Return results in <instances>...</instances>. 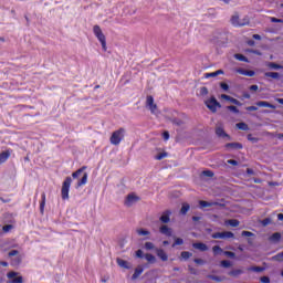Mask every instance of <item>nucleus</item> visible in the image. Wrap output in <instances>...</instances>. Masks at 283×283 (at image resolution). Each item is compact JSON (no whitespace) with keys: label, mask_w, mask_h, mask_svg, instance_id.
Here are the masks:
<instances>
[{"label":"nucleus","mask_w":283,"mask_h":283,"mask_svg":"<svg viewBox=\"0 0 283 283\" xmlns=\"http://www.w3.org/2000/svg\"><path fill=\"white\" fill-rule=\"evenodd\" d=\"M211 41L216 48H224L229 41V38L227 36V33L218 32L216 35H213Z\"/></svg>","instance_id":"nucleus-1"},{"label":"nucleus","mask_w":283,"mask_h":283,"mask_svg":"<svg viewBox=\"0 0 283 283\" xmlns=\"http://www.w3.org/2000/svg\"><path fill=\"white\" fill-rule=\"evenodd\" d=\"M93 32L102 44V49L104 50V52H107V40L105 38V34L103 33V30H101V27L94 25Z\"/></svg>","instance_id":"nucleus-2"},{"label":"nucleus","mask_w":283,"mask_h":283,"mask_svg":"<svg viewBox=\"0 0 283 283\" xmlns=\"http://www.w3.org/2000/svg\"><path fill=\"white\" fill-rule=\"evenodd\" d=\"M205 105L208 107V109H210V112H212V114H216V112L222 107V104L218 102L216 96H211L209 99H207Z\"/></svg>","instance_id":"nucleus-3"},{"label":"nucleus","mask_w":283,"mask_h":283,"mask_svg":"<svg viewBox=\"0 0 283 283\" xmlns=\"http://www.w3.org/2000/svg\"><path fill=\"white\" fill-rule=\"evenodd\" d=\"M123 138H125V128L115 130L111 136V145H120Z\"/></svg>","instance_id":"nucleus-4"},{"label":"nucleus","mask_w":283,"mask_h":283,"mask_svg":"<svg viewBox=\"0 0 283 283\" xmlns=\"http://www.w3.org/2000/svg\"><path fill=\"white\" fill-rule=\"evenodd\" d=\"M72 186V177H66L62 185V200H67L70 198V187Z\"/></svg>","instance_id":"nucleus-5"},{"label":"nucleus","mask_w":283,"mask_h":283,"mask_svg":"<svg viewBox=\"0 0 283 283\" xmlns=\"http://www.w3.org/2000/svg\"><path fill=\"white\" fill-rule=\"evenodd\" d=\"M211 238H213V240H229V238H235V234L231 231L216 232L212 233Z\"/></svg>","instance_id":"nucleus-6"},{"label":"nucleus","mask_w":283,"mask_h":283,"mask_svg":"<svg viewBox=\"0 0 283 283\" xmlns=\"http://www.w3.org/2000/svg\"><path fill=\"white\" fill-rule=\"evenodd\" d=\"M231 23H232V25H234L235 28H242V27H244V25H249V18L248 17H245V18H243V22H240V15H238V14H234V15H232V18H231Z\"/></svg>","instance_id":"nucleus-7"},{"label":"nucleus","mask_w":283,"mask_h":283,"mask_svg":"<svg viewBox=\"0 0 283 283\" xmlns=\"http://www.w3.org/2000/svg\"><path fill=\"white\" fill-rule=\"evenodd\" d=\"M138 200H140V198L134 193H129L127 195L124 205L125 207H133L134 205H136V202H138Z\"/></svg>","instance_id":"nucleus-8"},{"label":"nucleus","mask_w":283,"mask_h":283,"mask_svg":"<svg viewBox=\"0 0 283 283\" xmlns=\"http://www.w3.org/2000/svg\"><path fill=\"white\" fill-rule=\"evenodd\" d=\"M214 132L218 138H227V140H231V135L227 134V132H224V128L222 126H217Z\"/></svg>","instance_id":"nucleus-9"},{"label":"nucleus","mask_w":283,"mask_h":283,"mask_svg":"<svg viewBox=\"0 0 283 283\" xmlns=\"http://www.w3.org/2000/svg\"><path fill=\"white\" fill-rule=\"evenodd\" d=\"M159 221L163 224H169V222H171V210L164 211L163 214L159 218Z\"/></svg>","instance_id":"nucleus-10"},{"label":"nucleus","mask_w":283,"mask_h":283,"mask_svg":"<svg viewBox=\"0 0 283 283\" xmlns=\"http://www.w3.org/2000/svg\"><path fill=\"white\" fill-rule=\"evenodd\" d=\"M199 206L201 209H205L207 207H224V203H220V202H209V201H205V200H200L199 201Z\"/></svg>","instance_id":"nucleus-11"},{"label":"nucleus","mask_w":283,"mask_h":283,"mask_svg":"<svg viewBox=\"0 0 283 283\" xmlns=\"http://www.w3.org/2000/svg\"><path fill=\"white\" fill-rule=\"evenodd\" d=\"M155 251L157 258H159L161 262H167V260H169V255H167V252H165V250L156 248Z\"/></svg>","instance_id":"nucleus-12"},{"label":"nucleus","mask_w":283,"mask_h":283,"mask_svg":"<svg viewBox=\"0 0 283 283\" xmlns=\"http://www.w3.org/2000/svg\"><path fill=\"white\" fill-rule=\"evenodd\" d=\"M159 233H161L163 235H167V238H171L172 235V230L171 228H169L167 224H163L159 228Z\"/></svg>","instance_id":"nucleus-13"},{"label":"nucleus","mask_w":283,"mask_h":283,"mask_svg":"<svg viewBox=\"0 0 283 283\" xmlns=\"http://www.w3.org/2000/svg\"><path fill=\"white\" fill-rule=\"evenodd\" d=\"M221 98L223 101H229L230 103H232L233 105H238L239 107L242 106V103L240 101H238L237 98L231 97V96H229L227 94H222Z\"/></svg>","instance_id":"nucleus-14"},{"label":"nucleus","mask_w":283,"mask_h":283,"mask_svg":"<svg viewBox=\"0 0 283 283\" xmlns=\"http://www.w3.org/2000/svg\"><path fill=\"white\" fill-rule=\"evenodd\" d=\"M282 240V233L274 232L272 235L269 237V241L273 244H277Z\"/></svg>","instance_id":"nucleus-15"},{"label":"nucleus","mask_w":283,"mask_h":283,"mask_svg":"<svg viewBox=\"0 0 283 283\" xmlns=\"http://www.w3.org/2000/svg\"><path fill=\"white\" fill-rule=\"evenodd\" d=\"M192 248L197 249L198 251H202V252L209 251V247L202 242L192 243Z\"/></svg>","instance_id":"nucleus-16"},{"label":"nucleus","mask_w":283,"mask_h":283,"mask_svg":"<svg viewBox=\"0 0 283 283\" xmlns=\"http://www.w3.org/2000/svg\"><path fill=\"white\" fill-rule=\"evenodd\" d=\"M116 262H117L118 266H120V269H132V264L120 258H117Z\"/></svg>","instance_id":"nucleus-17"},{"label":"nucleus","mask_w":283,"mask_h":283,"mask_svg":"<svg viewBox=\"0 0 283 283\" xmlns=\"http://www.w3.org/2000/svg\"><path fill=\"white\" fill-rule=\"evenodd\" d=\"M226 149H242V144L234 142V143H228L226 144Z\"/></svg>","instance_id":"nucleus-18"},{"label":"nucleus","mask_w":283,"mask_h":283,"mask_svg":"<svg viewBox=\"0 0 283 283\" xmlns=\"http://www.w3.org/2000/svg\"><path fill=\"white\" fill-rule=\"evenodd\" d=\"M144 271H145V269H143V266L138 265L135 269L134 274L132 275V280H138V277H140V275L143 274Z\"/></svg>","instance_id":"nucleus-19"},{"label":"nucleus","mask_w":283,"mask_h":283,"mask_svg":"<svg viewBox=\"0 0 283 283\" xmlns=\"http://www.w3.org/2000/svg\"><path fill=\"white\" fill-rule=\"evenodd\" d=\"M258 107H269L270 109H275V105L266 102V101H259L256 102Z\"/></svg>","instance_id":"nucleus-20"},{"label":"nucleus","mask_w":283,"mask_h":283,"mask_svg":"<svg viewBox=\"0 0 283 283\" xmlns=\"http://www.w3.org/2000/svg\"><path fill=\"white\" fill-rule=\"evenodd\" d=\"M243 273H244L243 270L237 269V270H231L230 272H228V275H230V277H240V275H242Z\"/></svg>","instance_id":"nucleus-21"},{"label":"nucleus","mask_w":283,"mask_h":283,"mask_svg":"<svg viewBox=\"0 0 283 283\" xmlns=\"http://www.w3.org/2000/svg\"><path fill=\"white\" fill-rule=\"evenodd\" d=\"M238 72L242 74V76H255V71L239 69Z\"/></svg>","instance_id":"nucleus-22"},{"label":"nucleus","mask_w":283,"mask_h":283,"mask_svg":"<svg viewBox=\"0 0 283 283\" xmlns=\"http://www.w3.org/2000/svg\"><path fill=\"white\" fill-rule=\"evenodd\" d=\"M10 150H6L0 154V165H3V163L10 158Z\"/></svg>","instance_id":"nucleus-23"},{"label":"nucleus","mask_w":283,"mask_h":283,"mask_svg":"<svg viewBox=\"0 0 283 283\" xmlns=\"http://www.w3.org/2000/svg\"><path fill=\"white\" fill-rule=\"evenodd\" d=\"M266 67H269L270 70H283V66L275 62H268Z\"/></svg>","instance_id":"nucleus-24"},{"label":"nucleus","mask_w":283,"mask_h":283,"mask_svg":"<svg viewBox=\"0 0 283 283\" xmlns=\"http://www.w3.org/2000/svg\"><path fill=\"white\" fill-rule=\"evenodd\" d=\"M264 76H265L266 78H274V80H276V81H280V73H277V72H266V73L264 74Z\"/></svg>","instance_id":"nucleus-25"},{"label":"nucleus","mask_w":283,"mask_h":283,"mask_svg":"<svg viewBox=\"0 0 283 283\" xmlns=\"http://www.w3.org/2000/svg\"><path fill=\"white\" fill-rule=\"evenodd\" d=\"M235 127L241 129V132H249V125L244 122L235 124Z\"/></svg>","instance_id":"nucleus-26"},{"label":"nucleus","mask_w":283,"mask_h":283,"mask_svg":"<svg viewBox=\"0 0 283 283\" xmlns=\"http://www.w3.org/2000/svg\"><path fill=\"white\" fill-rule=\"evenodd\" d=\"M234 59H237V61H242L243 63H249V57L241 53H235Z\"/></svg>","instance_id":"nucleus-27"},{"label":"nucleus","mask_w":283,"mask_h":283,"mask_svg":"<svg viewBox=\"0 0 283 283\" xmlns=\"http://www.w3.org/2000/svg\"><path fill=\"white\" fill-rule=\"evenodd\" d=\"M185 244V240L182 238H176L175 237V242L172 243V249H176V247H182Z\"/></svg>","instance_id":"nucleus-28"},{"label":"nucleus","mask_w":283,"mask_h":283,"mask_svg":"<svg viewBox=\"0 0 283 283\" xmlns=\"http://www.w3.org/2000/svg\"><path fill=\"white\" fill-rule=\"evenodd\" d=\"M145 259L147 262H149V264H156V256L154 254L147 253L145 254Z\"/></svg>","instance_id":"nucleus-29"},{"label":"nucleus","mask_w":283,"mask_h":283,"mask_svg":"<svg viewBox=\"0 0 283 283\" xmlns=\"http://www.w3.org/2000/svg\"><path fill=\"white\" fill-rule=\"evenodd\" d=\"M83 185H87V172H84L81 180L77 181V187H83Z\"/></svg>","instance_id":"nucleus-30"},{"label":"nucleus","mask_w":283,"mask_h":283,"mask_svg":"<svg viewBox=\"0 0 283 283\" xmlns=\"http://www.w3.org/2000/svg\"><path fill=\"white\" fill-rule=\"evenodd\" d=\"M189 209H191V206H189V203H184L181 209H180L181 216H187Z\"/></svg>","instance_id":"nucleus-31"},{"label":"nucleus","mask_w":283,"mask_h":283,"mask_svg":"<svg viewBox=\"0 0 283 283\" xmlns=\"http://www.w3.org/2000/svg\"><path fill=\"white\" fill-rule=\"evenodd\" d=\"M220 266H222V269H231V266H233V264L229 260H222L220 262Z\"/></svg>","instance_id":"nucleus-32"},{"label":"nucleus","mask_w":283,"mask_h":283,"mask_svg":"<svg viewBox=\"0 0 283 283\" xmlns=\"http://www.w3.org/2000/svg\"><path fill=\"white\" fill-rule=\"evenodd\" d=\"M21 255L11 259V266H19V264H21Z\"/></svg>","instance_id":"nucleus-33"},{"label":"nucleus","mask_w":283,"mask_h":283,"mask_svg":"<svg viewBox=\"0 0 283 283\" xmlns=\"http://www.w3.org/2000/svg\"><path fill=\"white\" fill-rule=\"evenodd\" d=\"M43 211H45V192L42 193V201L40 202V213L43 214Z\"/></svg>","instance_id":"nucleus-34"},{"label":"nucleus","mask_w":283,"mask_h":283,"mask_svg":"<svg viewBox=\"0 0 283 283\" xmlns=\"http://www.w3.org/2000/svg\"><path fill=\"white\" fill-rule=\"evenodd\" d=\"M208 280H212L213 282H222V276L213 275V274H208L207 275Z\"/></svg>","instance_id":"nucleus-35"},{"label":"nucleus","mask_w":283,"mask_h":283,"mask_svg":"<svg viewBox=\"0 0 283 283\" xmlns=\"http://www.w3.org/2000/svg\"><path fill=\"white\" fill-rule=\"evenodd\" d=\"M180 255H181L182 260L187 261V260H189V258L193 256V253H191L189 251H184V252H181Z\"/></svg>","instance_id":"nucleus-36"},{"label":"nucleus","mask_w":283,"mask_h":283,"mask_svg":"<svg viewBox=\"0 0 283 283\" xmlns=\"http://www.w3.org/2000/svg\"><path fill=\"white\" fill-rule=\"evenodd\" d=\"M144 248L146 249V251H154V250L156 251V245L151 242H146L144 244Z\"/></svg>","instance_id":"nucleus-37"},{"label":"nucleus","mask_w":283,"mask_h":283,"mask_svg":"<svg viewBox=\"0 0 283 283\" xmlns=\"http://www.w3.org/2000/svg\"><path fill=\"white\" fill-rule=\"evenodd\" d=\"M170 122L172 123V125H176L177 127H181V125H185V122H182V119H178V118H172V119H170Z\"/></svg>","instance_id":"nucleus-38"},{"label":"nucleus","mask_w":283,"mask_h":283,"mask_svg":"<svg viewBox=\"0 0 283 283\" xmlns=\"http://www.w3.org/2000/svg\"><path fill=\"white\" fill-rule=\"evenodd\" d=\"M87 169V166H83L82 168L77 169L75 172L72 174L73 178H77L80 174L85 171Z\"/></svg>","instance_id":"nucleus-39"},{"label":"nucleus","mask_w":283,"mask_h":283,"mask_svg":"<svg viewBox=\"0 0 283 283\" xmlns=\"http://www.w3.org/2000/svg\"><path fill=\"white\" fill-rule=\"evenodd\" d=\"M261 224L262 227H269V224H273V220H271V218H265L261 220Z\"/></svg>","instance_id":"nucleus-40"},{"label":"nucleus","mask_w":283,"mask_h":283,"mask_svg":"<svg viewBox=\"0 0 283 283\" xmlns=\"http://www.w3.org/2000/svg\"><path fill=\"white\" fill-rule=\"evenodd\" d=\"M151 105H154V96L147 95V97H146V106L150 107Z\"/></svg>","instance_id":"nucleus-41"},{"label":"nucleus","mask_w":283,"mask_h":283,"mask_svg":"<svg viewBox=\"0 0 283 283\" xmlns=\"http://www.w3.org/2000/svg\"><path fill=\"white\" fill-rule=\"evenodd\" d=\"M228 224H230V227H240V221L237 219H230Z\"/></svg>","instance_id":"nucleus-42"},{"label":"nucleus","mask_w":283,"mask_h":283,"mask_svg":"<svg viewBox=\"0 0 283 283\" xmlns=\"http://www.w3.org/2000/svg\"><path fill=\"white\" fill-rule=\"evenodd\" d=\"M12 229H14V226H12V224H6V226L2 227V231L4 233H8V232L12 231Z\"/></svg>","instance_id":"nucleus-43"},{"label":"nucleus","mask_w":283,"mask_h":283,"mask_svg":"<svg viewBox=\"0 0 283 283\" xmlns=\"http://www.w3.org/2000/svg\"><path fill=\"white\" fill-rule=\"evenodd\" d=\"M138 235H151V232L145 229H138L137 230Z\"/></svg>","instance_id":"nucleus-44"},{"label":"nucleus","mask_w":283,"mask_h":283,"mask_svg":"<svg viewBox=\"0 0 283 283\" xmlns=\"http://www.w3.org/2000/svg\"><path fill=\"white\" fill-rule=\"evenodd\" d=\"M227 109L233 114H240V109H238L234 105L227 106Z\"/></svg>","instance_id":"nucleus-45"},{"label":"nucleus","mask_w":283,"mask_h":283,"mask_svg":"<svg viewBox=\"0 0 283 283\" xmlns=\"http://www.w3.org/2000/svg\"><path fill=\"white\" fill-rule=\"evenodd\" d=\"M223 255H226L227 258H230L231 260H235V254L234 252L231 251H224Z\"/></svg>","instance_id":"nucleus-46"},{"label":"nucleus","mask_w":283,"mask_h":283,"mask_svg":"<svg viewBox=\"0 0 283 283\" xmlns=\"http://www.w3.org/2000/svg\"><path fill=\"white\" fill-rule=\"evenodd\" d=\"M247 138L250 143H258L260 140L258 137H253L252 134H248Z\"/></svg>","instance_id":"nucleus-47"},{"label":"nucleus","mask_w":283,"mask_h":283,"mask_svg":"<svg viewBox=\"0 0 283 283\" xmlns=\"http://www.w3.org/2000/svg\"><path fill=\"white\" fill-rule=\"evenodd\" d=\"M250 271H254V273H262L264 271V268L262 266H252Z\"/></svg>","instance_id":"nucleus-48"},{"label":"nucleus","mask_w":283,"mask_h":283,"mask_svg":"<svg viewBox=\"0 0 283 283\" xmlns=\"http://www.w3.org/2000/svg\"><path fill=\"white\" fill-rule=\"evenodd\" d=\"M202 176H206L207 178H213V171L211 170H203Z\"/></svg>","instance_id":"nucleus-49"},{"label":"nucleus","mask_w":283,"mask_h":283,"mask_svg":"<svg viewBox=\"0 0 283 283\" xmlns=\"http://www.w3.org/2000/svg\"><path fill=\"white\" fill-rule=\"evenodd\" d=\"M199 92L201 96H207V94H209V88L202 86Z\"/></svg>","instance_id":"nucleus-50"},{"label":"nucleus","mask_w":283,"mask_h":283,"mask_svg":"<svg viewBox=\"0 0 283 283\" xmlns=\"http://www.w3.org/2000/svg\"><path fill=\"white\" fill-rule=\"evenodd\" d=\"M212 251H213L214 255H218V253H222V248H220V245H214L212 248Z\"/></svg>","instance_id":"nucleus-51"},{"label":"nucleus","mask_w":283,"mask_h":283,"mask_svg":"<svg viewBox=\"0 0 283 283\" xmlns=\"http://www.w3.org/2000/svg\"><path fill=\"white\" fill-rule=\"evenodd\" d=\"M10 283H23V276H15Z\"/></svg>","instance_id":"nucleus-52"},{"label":"nucleus","mask_w":283,"mask_h":283,"mask_svg":"<svg viewBox=\"0 0 283 283\" xmlns=\"http://www.w3.org/2000/svg\"><path fill=\"white\" fill-rule=\"evenodd\" d=\"M9 258H17L19 256V251L18 250H11L9 253H8Z\"/></svg>","instance_id":"nucleus-53"},{"label":"nucleus","mask_w":283,"mask_h":283,"mask_svg":"<svg viewBox=\"0 0 283 283\" xmlns=\"http://www.w3.org/2000/svg\"><path fill=\"white\" fill-rule=\"evenodd\" d=\"M220 87H221V90H223V92H229V84L221 82Z\"/></svg>","instance_id":"nucleus-54"},{"label":"nucleus","mask_w":283,"mask_h":283,"mask_svg":"<svg viewBox=\"0 0 283 283\" xmlns=\"http://www.w3.org/2000/svg\"><path fill=\"white\" fill-rule=\"evenodd\" d=\"M272 260H274L275 262H282L283 259L281 252L272 256Z\"/></svg>","instance_id":"nucleus-55"},{"label":"nucleus","mask_w":283,"mask_h":283,"mask_svg":"<svg viewBox=\"0 0 283 283\" xmlns=\"http://www.w3.org/2000/svg\"><path fill=\"white\" fill-rule=\"evenodd\" d=\"M155 158L156 160H163V158H167V153H160Z\"/></svg>","instance_id":"nucleus-56"},{"label":"nucleus","mask_w":283,"mask_h":283,"mask_svg":"<svg viewBox=\"0 0 283 283\" xmlns=\"http://www.w3.org/2000/svg\"><path fill=\"white\" fill-rule=\"evenodd\" d=\"M195 264H199V265H203V264H207V261L202 260V259H195L193 260Z\"/></svg>","instance_id":"nucleus-57"},{"label":"nucleus","mask_w":283,"mask_h":283,"mask_svg":"<svg viewBox=\"0 0 283 283\" xmlns=\"http://www.w3.org/2000/svg\"><path fill=\"white\" fill-rule=\"evenodd\" d=\"M216 76H218L216 72L205 74V78H216Z\"/></svg>","instance_id":"nucleus-58"},{"label":"nucleus","mask_w":283,"mask_h":283,"mask_svg":"<svg viewBox=\"0 0 283 283\" xmlns=\"http://www.w3.org/2000/svg\"><path fill=\"white\" fill-rule=\"evenodd\" d=\"M241 235H243L244 238H251V237H253L254 234H253V232H251V231H242Z\"/></svg>","instance_id":"nucleus-59"},{"label":"nucleus","mask_w":283,"mask_h":283,"mask_svg":"<svg viewBox=\"0 0 283 283\" xmlns=\"http://www.w3.org/2000/svg\"><path fill=\"white\" fill-rule=\"evenodd\" d=\"M148 107H149L151 114H156V109H158V105L153 104V105H150V106H148Z\"/></svg>","instance_id":"nucleus-60"},{"label":"nucleus","mask_w":283,"mask_h":283,"mask_svg":"<svg viewBox=\"0 0 283 283\" xmlns=\"http://www.w3.org/2000/svg\"><path fill=\"white\" fill-rule=\"evenodd\" d=\"M188 271L191 273V275H198V270H196V268L188 266Z\"/></svg>","instance_id":"nucleus-61"},{"label":"nucleus","mask_w":283,"mask_h":283,"mask_svg":"<svg viewBox=\"0 0 283 283\" xmlns=\"http://www.w3.org/2000/svg\"><path fill=\"white\" fill-rule=\"evenodd\" d=\"M17 272H9L8 274H7V276L9 277V280H14V277H17Z\"/></svg>","instance_id":"nucleus-62"},{"label":"nucleus","mask_w":283,"mask_h":283,"mask_svg":"<svg viewBox=\"0 0 283 283\" xmlns=\"http://www.w3.org/2000/svg\"><path fill=\"white\" fill-rule=\"evenodd\" d=\"M260 280L262 283H271V279L269 276H262Z\"/></svg>","instance_id":"nucleus-63"},{"label":"nucleus","mask_w":283,"mask_h":283,"mask_svg":"<svg viewBox=\"0 0 283 283\" xmlns=\"http://www.w3.org/2000/svg\"><path fill=\"white\" fill-rule=\"evenodd\" d=\"M136 258H139V259L145 258V254H143V250H137L136 251Z\"/></svg>","instance_id":"nucleus-64"}]
</instances>
